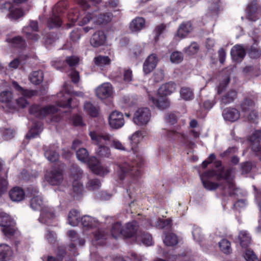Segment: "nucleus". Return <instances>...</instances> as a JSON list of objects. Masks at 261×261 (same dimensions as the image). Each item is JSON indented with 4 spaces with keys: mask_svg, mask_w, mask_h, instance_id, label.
<instances>
[{
    "mask_svg": "<svg viewBox=\"0 0 261 261\" xmlns=\"http://www.w3.org/2000/svg\"><path fill=\"white\" fill-rule=\"evenodd\" d=\"M215 169L209 170L200 175L203 186L205 189L214 191L220 187L222 196L228 193L230 196L235 194L236 190L232 181V173L234 169L229 167L225 168L222 167V162L217 161L215 162Z\"/></svg>",
    "mask_w": 261,
    "mask_h": 261,
    "instance_id": "nucleus-1",
    "label": "nucleus"
},
{
    "mask_svg": "<svg viewBox=\"0 0 261 261\" xmlns=\"http://www.w3.org/2000/svg\"><path fill=\"white\" fill-rule=\"evenodd\" d=\"M89 136L92 143L98 146L96 151L97 155L100 158H110L111 155L110 149L106 145L108 142L111 141L112 136L105 132L96 129L90 131Z\"/></svg>",
    "mask_w": 261,
    "mask_h": 261,
    "instance_id": "nucleus-2",
    "label": "nucleus"
},
{
    "mask_svg": "<svg viewBox=\"0 0 261 261\" xmlns=\"http://www.w3.org/2000/svg\"><path fill=\"white\" fill-rule=\"evenodd\" d=\"M78 4L83 10L80 11L74 9L69 11L67 17L70 22L67 23L68 28L71 27L75 23L79 25L83 26L88 23L91 19H93V15L92 13L85 12L90 7L88 3L86 0H78Z\"/></svg>",
    "mask_w": 261,
    "mask_h": 261,
    "instance_id": "nucleus-3",
    "label": "nucleus"
},
{
    "mask_svg": "<svg viewBox=\"0 0 261 261\" xmlns=\"http://www.w3.org/2000/svg\"><path fill=\"white\" fill-rule=\"evenodd\" d=\"M71 98H68L67 101H59L56 105H49L43 107L37 104L32 105L29 108V114H55L59 108L67 109L70 111L72 108Z\"/></svg>",
    "mask_w": 261,
    "mask_h": 261,
    "instance_id": "nucleus-4",
    "label": "nucleus"
},
{
    "mask_svg": "<svg viewBox=\"0 0 261 261\" xmlns=\"http://www.w3.org/2000/svg\"><path fill=\"white\" fill-rule=\"evenodd\" d=\"M31 118H29V120H32V125L27 134L25 138L27 139L34 138L37 137L43 130V124L41 121V119L45 118L49 119L50 122L59 121L60 119V115H31Z\"/></svg>",
    "mask_w": 261,
    "mask_h": 261,
    "instance_id": "nucleus-5",
    "label": "nucleus"
},
{
    "mask_svg": "<svg viewBox=\"0 0 261 261\" xmlns=\"http://www.w3.org/2000/svg\"><path fill=\"white\" fill-rule=\"evenodd\" d=\"M67 8L68 3L66 0L60 1L55 5L53 9V14L47 20V27L50 29L58 28L61 26V16L66 12Z\"/></svg>",
    "mask_w": 261,
    "mask_h": 261,
    "instance_id": "nucleus-6",
    "label": "nucleus"
},
{
    "mask_svg": "<svg viewBox=\"0 0 261 261\" xmlns=\"http://www.w3.org/2000/svg\"><path fill=\"white\" fill-rule=\"evenodd\" d=\"M119 170L118 171L119 178L123 180L126 176L133 178L140 175L141 171L140 168L136 166V163L130 160H126L118 165Z\"/></svg>",
    "mask_w": 261,
    "mask_h": 261,
    "instance_id": "nucleus-7",
    "label": "nucleus"
},
{
    "mask_svg": "<svg viewBox=\"0 0 261 261\" xmlns=\"http://www.w3.org/2000/svg\"><path fill=\"white\" fill-rule=\"evenodd\" d=\"M0 226L2 227V231L6 236H12L15 231V222L8 214H0Z\"/></svg>",
    "mask_w": 261,
    "mask_h": 261,
    "instance_id": "nucleus-8",
    "label": "nucleus"
},
{
    "mask_svg": "<svg viewBox=\"0 0 261 261\" xmlns=\"http://www.w3.org/2000/svg\"><path fill=\"white\" fill-rule=\"evenodd\" d=\"M248 139L251 143V149L261 161V130H255Z\"/></svg>",
    "mask_w": 261,
    "mask_h": 261,
    "instance_id": "nucleus-9",
    "label": "nucleus"
},
{
    "mask_svg": "<svg viewBox=\"0 0 261 261\" xmlns=\"http://www.w3.org/2000/svg\"><path fill=\"white\" fill-rule=\"evenodd\" d=\"M46 180L51 185H58L60 184L63 176L62 171L60 169H54L47 173L45 176Z\"/></svg>",
    "mask_w": 261,
    "mask_h": 261,
    "instance_id": "nucleus-10",
    "label": "nucleus"
},
{
    "mask_svg": "<svg viewBox=\"0 0 261 261\" xmlns=\"http://www.w3.org/2000/svg\"><path fill=\"white\" fill-rule=\"evenodd\" d=\"M113 94V87L111 84L104 83L99 86L96 90V94L100 99L110 97Z\"/></svg>",
    "mask_w": 261,
    "mask_h": 261,
    "instance_id": "nucleus-11",
    "label": "nucleus"
},
{
    "mask_svg": "<svg viewBox=\"0 0 261 261\" xmlns=\"http://www.w3.org/2000/svg\"><path fill=\"white\" fill-rule=\"evenodd\" d=\"M139 225L138 223L134 221L131 222L127 223L125 227L123 228L122 236L125 238H132L136 237L139 232L138 231Z\"/></svg>",
    "mask_w": 261,
    "mask_h": 261,
    "instance_id": "nucleus-12",
    "label": "nucleus"
},
{
    "mask_svg": "<svg viewBox=\"0 0 261 261\" xmlns=\"http://www.w3.org/2000/svg\"><path fill=\"white\" fill-rule=\"evenodd\" d=\"M107 36L103 31H97L92 35L90 39V43L94 47L104 45L106 42Z\"/></svg>",
    "mask_w": 261,
    "mask_h": 261,
    "instance_id": "nucleus-13",
    "label": "nucleus"
},
{
    "mask_svg": "<svg viewBox=\"0 0 261 261\" xmlns=\"http://www.w3.org/2000/svg\"><path fill=\"white\" fill-rule=\"evenodd\" d=\"M158 62L156 54H152L145 61L143 64V71L145 74L150 73L156 66Z\"/></svg>",
    "mask_w": 261,
    "mask_h": 261,
    "instance_id": "nucleus-14",
    "label": "nucleus"
},
{
    "mask_svg": "<svg viewBox=\"0 0 261 261\" xmlns=\"http://www.w3.org/2000/svg\"><path fill=\"white\" fill-rule=\"evenodd\" d=\"M257 10V4L256 0L250 3L246 9L247 19L253 21H256L258 19Z\"/></svg>",
    "mask_w": 261,
    "mask_h": 261,
    "instance_id": "nucleus-15",
    "label": "nucleus"
},
{
    "mask_svg": "<svg viewBox=\"0 0 261 261\" xmlns=\"http://www.w3.org/2000/svg\"><path fill=\"white\" fill-rule=\"evenodd\" d=\"M3 7L8 9L10 11L9 17L12 19L17 20L24 14L23 9L21 8H13V4L11 2H6Z\"/></svg>",
    "mask_w": 261,
    "mask_h": 261,
    "instance_id": "nucleus-16",
    "label": "nucleus"
},
{
    "mask_svg": "<svg viewBox=\"0 0 261 261\" xmlns=\"http://www.w3.org/2000/svg\"><path fill=\"white\" fill-rule=\"evenodd\" d=\"M230 55L232 59L236 62H241L246 55L244 48L240 45L234 46L231 49Z\"/></svg>",
    "mask_w": 261,
    "mask_h": 261,
    "instance_id": "nucleus-17",
    "label": "nucleus"
},
{
    "mask_svg": "<svg viewBox=\"0 0 261 261\" xmlns=\"http://www.w3.org/2000/svg\"><path fill=\"white\" fill-rule=\"evenodd\" d=\"M55 218V215L53 210L46 207L41 212L39 220L42 223L49 224Z\"/></svg>",
    "mask_w": 261,
    "mask_h": 261,
    "instance_id": "nucleus-18",
    "label": "nucleus"
},
{
    "mask_svg": "<svg viewBox=\"0 0 261 261\" xmlns=\"http://www.w3.org/2000/svg\"><path fill=\"white\" fill-rule=\"evenodd\" d=\"M113 15L111 12L100 13L93 16L94 22L97 24H106L112 19Z\"/></svg>",
    "mask_w": 261,
    "mask_h": 261,
    "instance_id": "nucleus-19",
    "label": "nucleus"
},
{
    "mask_svg": "<svg viewBox=\"0 0 261 261\" xmlns=\"http://www.w3.org/2000/svg\"><path fill=\"white\" fill-rule=\"evenodd\" d=\"M176 89V84L173 82H169L163 84L158 89L160 96H166L174 92Z\"/></svg>",
    "mask_w": 261,
    "mask_h": 261,
    "instance_id": "nucleus-20",
    "label": "nucleus"
},
{
    "mask_svg": "<svg viewBox=\"0 0 261 261\" xmlns=\"http://www.w3.org/2000/svg\"><path fill=\"white\" fill-rule=\"evenodd\" d=\"M55 145L43 147L44 155L51 162H56L59 159V155L56 150Z\"/></svg>",
    "mask_w": 261,
    "mask_h": 261,
    "instance_id": "nucleus-21",
    "label": "nucleus"
},
{
    "mask_svg": "<svg viewBox=\"0 0 261 261\" xmlns=\"http://www.w3.org/2000/svg\"><path fill=\"white\" fill-rule=\"evenodd\" d=\"M136 242L139 244L142 243L146 246H150L152 244V239L149 233L139 231L136 236Z\"/></svg>",
    "mask_w": 261,
    "mask_h": 261,
    "instance_id": "nucleus-22",
    "label": "nucleus"
},
{
    "mask_svg": "<svg viewBox=\"0 0 261 261\" xmlns=\"http://www.w3.org/2000/svg\"><path fill=\"white\" fill-rule=\"evenodd\" d=\"M9 196L12 201L19 202L24 199L25 193L22 188L15 187L9 191Z\"/></svg>",
    "mask_w": 261,
    "mask_h": 261,
    "instance_id": "nucleus-23",
    "label": "nucleus"
},
{
    "mask_svg": "<svg viewBox=\"0 0 261 261\" xmlns=\"http://www.w3.org/2000/svg\"><path fill=\"white\" fill-rule=\"evenodd\" d=\"M193 29L192 23L191 21L182 22L179 26L177 31V35L180 38H185Z\"/></svg>",
    "mask_w": 261,
    "mask_h": 261,
    "instance_id": "nucleus-24",
    "label": "nucleus"
},
{
    "mask_svg": "<svg viewBox=\"0 0 261 261\" xmlns=\"http://www.w3.org/2000/svg\"><path fill=\"white\" fill-rule=\"evenodd\" d=\"M123 115H109V123L111 127L118 129L121 127L124 123Z\"/></svg>",
    "mask_w": 261,
    "mask_h": 261,
    "instance_id": "nucleus-25",
    "label": "nucleus"
},
{
    "mask_svg": "<svg viewBox=\"0 0 261 261\" xmlns=\"http://www.w3.org/2000/svg\"><path fill=\"white\" fill-rule=\"evenodd\" d=\"M143 137V133L141 130H137L135 132L132 136L129 137L130 143L132 146L131 149L134 152L137 151V146L142 139Z\"/></svg>",
    "mask_w": 261,
    "mask_h": 261,
    "instance_id": "nucleus-26",
    "label": "nucleus"
},
{
    "mask_svg": "<svg viewBox=\"0 0 261 261\" xmlns=\"http://www.w3.org/2000/svg\"><path fill=\"white\" fill-rule=\"evenodd\" d=\"M145 20L144 18L137 17L134 19L129 24V28L132 32H138L145 28Z\"/></svg>",
    "mask_w": 261,
    "mask_h": 261,
    "instance_id": "nucleus-27",
    "label": "nucleus"
},
{
    "mask_svg": "<svg viewBox=\"0 0 261 261\" xmlns=\"http://www.w3.org/2000/svg\"><path fill=\"white\" fill-rule=\"evenodd\" d=\"M254 107L255 102L254 100L249 97L245 98L241 103V110L244 113L251 111L253 112L252 114H256V113L254 112Z\"/></svg>",
    "mask_w": 261,
    "mask_h": 261,
    "instance_id": "nucleus-28",
    "label": "nucleus"
},
{
    "mask_svg": "<svg viewBox=\"0 0 261 261\" xmlns=\"http://www.w3.org/2000/svg\"><path fill=\"white\" fill-rule=\"evenodd\" d=\"M13 93L10 91H4L0 93V101L7 103L9 109H15V106H12Z\"/></svg>",
    "mask_w": 261,
    "mask_h": 261,
    "instance_id": "nucleus-29",
    "label": "nucleus"
},
{
    "mask_svg": "<svg viewBox=\"0 0 261 261\" xmlns=\"http://www.w3.org/2000/svg\"><path fill=\"white\" fill-rule=\"evenodd\" d=\"M150 99L152 103L159 109L164 110L169 106V101L165 96H160L158 98L151 97Z\"/></svg>",
    "mask_w": 261,
    "mask_h": 261,
    "instance_id": "nucleus-30",
    "label": "nucleus"
},
{
    "mask_svg": "<svg viewBox=\"0 0 261 261\" xmlns=\"http://www.w3.org/2000/svg\"><path fill=\"white\" fill-rule=\"evenodd\" d=\"M11 247L6 244H0V259L7 261L12 255Z\"/></svg>",
    "mask_w": 261,
    "mask_h": 261,
    "instance_id": "nucleus-31",
    "label": "nucleus"
},
{
    "mask_svg": "<svg viewBox=\"0 0 261 261\" xmlns=\"http://www.w3.org/2000/svg\"><path fill=\"white\" fill-rule=\"evenodd\" d=\"M30 206L34 210L40 211L41 212L46 207L44 205L42 197L39 196H34L31 199Z\"/></svg>",
    "mask_w": 261,
    "mask_h": 261,
    "instance_id": "nucleus-32",
    "label": "nucleus"
},
{
    "mask_svg": "<svg viewBox=\"0 0 261 261\" xmlns=\"http://www.w3.org/2000/svg\"><path fill=\"white\" fill-rule=\"evenodd\" d=\"M240 244L243 248H247L251 243V238L247 231H241L238 236Z\"/></svg>",
    "mask_w": 261,
    "mask_h": 261,
    "instance_id": "nucleus-33",
    "label": "nucleus"
},
{
    "mask_svg": "<svg viewBox=\"0 0 261 261\" xmlns=\"http://www.w3.org/2000/svg\"><path fill=\"white\" fill-rule=\"evenodd\" d=\"M84 110L87 114H99L100 108L95 102L86 101L84 105Z\"/></svg>",
    "mask_w": 261,
    "mask_h": 261,
    "instance_id": "nucleus-34",
    "label": "nucleus"
},
{
    "mask_svg": "<svg viewBox=\"0 0 261 261\" xmlns=\"http://www.w3.org/2000/svg\"><path fill=\"white\" fill-rule=\"evenodd\" d=\"M44 74L42 70L34 71L29 76V80L34 85H40L43 81Z\"/></svg>",
    "mask_w": 261,
    "mask_h": 261,
    "instance_id": "nucleus-35",
    "label": "nucleus"
},
{
    "mask_svg": "<svg viewBox=\"0 0 261 261\" xmlns=\"http://www.w3.org/2000/svg\"><path fill=\"white\" fill-rule=\"evenodd\" d=\"M83 192V185L77 180H74L72 184V195L77 200L81 198Z\"/></svg>",
    "mask_w": 261,
    "mask_h": 261,
    "instance_id": "nucleus-36",
    "label": "nucleus"
},
{
    "mask_svg": "<svg viewBox=\"0 0 261 261\" xmlns=\"http://www.w3.org/2000/svg\"><path fill=\"white\" fill-rule=\"evenodd\" d=\"M101 186L100 180L97 178H88V181L86 184V189L88 191H94L98 190Z\"/></svg>",
    "mask_w": 261,
    "mask_h": 261,
    "instance_id": "nucleus-37",
    "label": "nucleus"
},
{
    "mask_svg": "<svg viewBox=\"0 0 261 261\" xmlns=\"http://www.w3.org/2000/svg\"><path fill=\"white\" fill-rule=\"evenodd\" d=\"M80 222L84 227L92 228L96 227L98 221L89 216L85 215L81 218Z\"/></svg>",
    "mask_w": 261,
    "mask_h": 261,
    "instance_id": "nucleus-38",
    "label": "nucleus"
},
{
    "mask_svg": "<svg viewBox=\"0 0 261 261\" xmlns=\"http://www.w3.org/2000/svg\"><path fill=\"white\" fill-rule=\"evenodd\" d=\"M68 220L69 224L71 226L77 225L81 220L79 212L75 210L70 211L68 214Z\"/></svg>",
    "mask_w": 261,
    "mask_h": 261,
    "instance_id": "nucleus-39",
    "label": "nucleus"
},
{
    "mask_svg": "<svg viewBox=\"0 0 261 261\" xmlns=\"http://www.w3.org/2000/svg\"><path fill=\"white\" fill-rule=\"evenodd\" d=\"M9 42L14 47L20 49H24L27 46L25 40L20 36L13 37L10 40Z\"/></svg>",
    "mask_w": 261,
    "mask_h": 261,
    "instance_id": "nucleus-40",
    "label": "nucleus"
},
{
    "mask_svg": "<svg viewBox=\"0 0 261 261\" xmlns=\"http://www.w3.org/2000/svg\"><path fill=\"white\" fill-rule=\"evenodd\" d=\"M165 238L164 239V243L166 246H172L176 245L178 243L177 236L173 233H166Z\"/></svg>",
    "mask_w": 261,
    "mask_h": 261,
    "instance_id": "nucleus-41",
    "label": "nucleus"
},
{
    "mask_svg": "<svg viewBox=\"0 0 261 261\" xmlns=\"http://www.w3.org/2000/svg\"><path fill=\"white\" fill-rule=\"evenodd\" d=\"M243 72L248 75L258 76L260 74V69L257 65L246 66Z\"/></svg>",
    "mask_w": 261,
    "mask_h": 261,
    "instance_id": "nucleus-42",
    "label": "nucleus"
},
{
    "mask_svg": "<svg viewBox=\"0 0 261 261\" xmlns=\"http://www.w3.org/2000/svg\"><path fill=\"white\" fill-rule=\"evenodd\" d=\"M68 236L72 242L76 243L79 246H83L85 244V240L79 238L78 234L74 230L68 231Z\"/></svg>",
    "mask_w": 261,
    "mask_h": 261,
    "instance_id": "nucleus-43",
    "label": "nucleus"
},
{
    "mask_svg": "<svg viewBox=\"0 0 261 261\" xmlns=\"http://www.w3.org/2000/svg\"><path fill=\"white\" fill-rule=\"evenodd\" d=\"M29 103L28 101L24 98V97H20L17 99H16L15 102H12V106H15L16 108L14 109H9L11 110H14V111H12V113L15 112V111H18L17 110V108H25L28 105H29Z\"/></svg>",
    "mask_w": 261,
    "mask_h": 261,
    "instance_id": "nucleus-44",
    "label": "nucleus"
},
{
    "mask_svg": "<svg viewBox=\"0 0 261 261\" xmlns=\"http://www.w3.org/2000/svg\"><path fill=\"white\" fill-rule=\"evenodd\" d=\"M237 92L234 90L228 91L222 97V101L224 103H229L234 101L237 97Z\"/></svg>",
    "mask_w": 261,
    "mask_h": 261,
    "instance_id": "nucleus-45",
    "label": "nucleus"
},
{
    "mask_svg": "<svg viewBox=\"0 0 261 261\" xmlns=\"http://www.w3.org/2000/svg\"><path fill=\"white\" fill-rule=\"evenodd\" d=\"M94 62L96 65L98 66H103L104 65H109L111 63V59L108 56L99 55L94 58Z\"/></svg>",
    "mask_w": 261,
    "mask_h": 261,
    "instance_id": "nucleus-46",
    "label": "nucleus"
},
{
    "mask_svg": "<svg viewBox=\"0 0 261 261\" xmlns=\"http://www.w3.org/2000/svg\"><path fill=\"white\" fill-rule=\"evenodd\" d=\"M76 155L79 160L85 163L89 158V152L86 148H81L77 150Z\"/></svg>",
    "mask_w": 261,
    "mask_h": 261,
    "instance_id": "nucleus-47",
    "label": "nucleus"
},
{
    "mask_svg": "<svg viewBox=\"0 0 261 261\" xmlns=\"http://www.w3.org/2000/svg\"><path fill=\"white\" fill-rule=\"evenodd\" d=\"M122 230L121 224L120 222L114 223L111 229V234L113 237L117 239L120 235H122Z\"/></svg>",
    "mask_w": 261,
    "mask_h": 261,
    "instance_id": "nucleus-48",
    "label": "nucleus"
},
{
    "mask_svg": "<svg viewBox=\"0 0 261 261\" xmlns=\"http://www.w3.org/2000/svg\"><path fill=\"white\" fill-rule=\"evenodd\" d=\"M149 115H136L133 117V121L138 125H146L149 120Z\"/></svg>",
    "mask_w": 261,
    "mask_h": 261,
    "instance_id": "nucleus-49",
    "label": "nucleus"
},
{
    "mask_svg": "<svg viewBox=\"0 0 261 261\" xmlns=\"http://www.w3.org/2000/svg\"><path fill=\"white\" fill-rule=\"evenodd\" d=\"M180 93L181 97L186 100H191L194 97L193 91L189 88H181Z\"/></svg>",
    "mask_w": 261,
    "mask_h": 261,
    "instance_id": "nucleus-50",
    "label": "nucleus"
},
{
    "mask_svg": "<svg viewBox=\"0 0 261 261\" xmlns=\"http://www.w3.org/2000/svg\"><path fill=\"white\" fill-rule=\"evenodd\" d=\"M220 250L224 253L229 254L231 251L230 243L226 239H223L219 243Z\"/></svg>",
    "mask_w": 261,
    "mask_h": 261,
    "instance_id": "nucleus-51",
    "label": "nucleus"
},
{
    "mask_svg": "<svg viewBox=\"0 0 261 261\" xmlns=\"http://www.w3.org/2000/svg\"><path fill=\"white\" fill-rule=\"evenodd\" d=\"M156 226L159 229H170L171 228V220L169 219L162 220L159 219Z\"/></svg>",
    "mask_w": 261,
    "mask_h": 261,
    "instance_id": "nucleus-52",
    "label": "nucleus"
},
{
    "mask_svg": "<svg viewBox=\"0 0 261 261\" xmlns=\"http://www.w3.org/2000/svg\"><path fill=\"white\" fill-rule=\"evenodd\" d=\"M92 172L98 175L103 176L110 172L108 167L102 166L100 164L95 168H94Z\"/></svg>",
    "mask_w": 261,
    "mask_h": 261,
    "instance_id": "nucleus-53",
    "label": "nucleus"
},
{
    "mask_svg": "<svg viewBox=\"0 0 261 261\" xmlns=\"http://www.w3.org/2000/svg\"><path fill=\"white\" fill-rule=\"evenodd\" d=\"M248 55L252 59H257L261 55V50L259 48L252 45L248 50Z\"/></svg>",
    "mask_w": 261,
    "mask_h": 261,
    "instance_id": "nucleus-54",
    "label": "nucleus"
},
{
    "mask_svg": "<svg viewBox=\"0 0 261 261\" xmlns=\"http://www.w3.org/2000/svg\"><path fill=\"white\" fill-rule=\"evenodd\" d=\"M198 44L194 42H192L189 46L186 48V53L189 55H193L197 53L199 50Z\"/></svg>",
    "mask_w": 261,
    "mask_h": 261,
    "instance_id": "nucleus-55",
    "label": "nucleus"
},
{
    "mask_svg": "<svg viewBox=\"0 0 261 261\" xmlns=\"http://www.w3.org/2000/svg\"><path fill=\"white\" fill-rule=\"evenodd\" d=\"M230 82V77H228L222 81L217 87V94H221L226 88Z\"/></svg>",
    "mask_w": 261,
    "mask_h": 261,
    "instance_id": "nucleus-56",
    "label": "nucleus"
},
{
    "mask_svg": "<svg viewBox=\"0 0 261 261\" xmlns=\"http://www.w3.org/2000/svg\"><path fill=\"white\" fill-rule=\"evenodd\" d=\"M182 59L181 53L178 51H174L170 55V60L172 63H179L182 61Z\"/></svg>",
    "mask_w": 261,
    "mask_h": 261,
    "instance_id": "nucleus-57",
    "label": "nucleus"
},
{
    "mask_svg": "<svg viewBox=\"0 0 261 261\" xmlns=\"http://www.w3.org/2000/svg\"><path fill=\"white\" fill-rule=\"evenodd\" d=\"M65 62L70 67H73L79 62V58L74 56H68L66 57Z\"/></svg>",
    "mask_w": 261,
    "mask_h": 261,
    "instance_id": "nucleus-58",
    "label": "nucleus"
},
{
    "mask_svg": "<svg viewBox=\"0 0 261 261\" xmlns=\"http://www.w3.org/2000/svg\"><path fill=\"white\" fill-rule=\"evenodd\" d=\"M166 25L164 24H161L156 27L154 31L155 33V36L154 37V40L157 42L159 39L160 35L162 34L165 30Z\"/></svg>",
    "mask_w": 261,
    "mask_h": 261,
    "instance_id": "nucleus-59",
    "label": "nucleus"
},
{
    "mask_svg": "<svg viewBox=\"0 0 261 261\" xmlns=\"http://www.w3.org/2000/svg\"><path fill=\"white\" fill-rule=\"evenodd\" d=\"M45 238L48 242L50 244H54L56 241V234L53 231L47 230Z\"/></svg>",
    "mask_w": 261,
    "mask_h": 261,
    "instance_id": "nucleus-60",
    "label": "nucleus"
},
{
    "mask_svg": "<svg viewBox=\"0 0 261 261\" xmlns=\"http://www.w3.org/2000/svg\"><path fill=\"white\" fill-rule=\"evenodd\" d=\"M70 171L72 174L76 178H79L83 174V171L79 166L75 164H72L70 166Z\"/></svg>",
    "mask_w": 261,
    "mask_h": 261,
    "instance_id": "nucleus-61",
    "label": "nucleus"
},
{
    "mask_svg": "<svg viewBox=\"0 0 261 261\" xmlns=\"http://www.w3.org/2000/svg\"><path fill=\"white\" fill-rule=\"evenodd\" d=\"M245 257L246 261H259L254 252L250 249L246 251Z\"/></svg>",
    "mask_w": 261,
    "mask_h": 261,
    "instance_id": "nucleus-62",
    "label": "nucleus"
},
{
    "mask_svg": "<svg viewBox=\"0 0 261 261\" xmlns=\"http://www.w3.org/2000/svg\"><path fill=\"white\" fill-rule=\"evenodd\" d=\"M87 161L89 167L92 171H93L94 168H95L97 166H98L100 164V163L97 159V158L94 156L88 158Z\"/></svg>",
    "mask_w": 261,
    "mask_h": 261,
    "instance_id": "nucleus-63",
    "label": "nucleus"
},
{
    "mask_svg": "<svg viewBox=\"0 0 261 261\" xmlns=\"http://www.w3.org/2000/svg\"><path fill=\"white\" fill-rule=\"evenodd\" d=\"M21 95L25 97L31 98L36 96L38 94V91L36 90H28L23 89L21 92Z\"/></svg>",
    "mask_w": 261,
    "mask_h": 261,
    "instance_id": "nucleus-64",
    "label": "nucleus"
}]
</instances>
